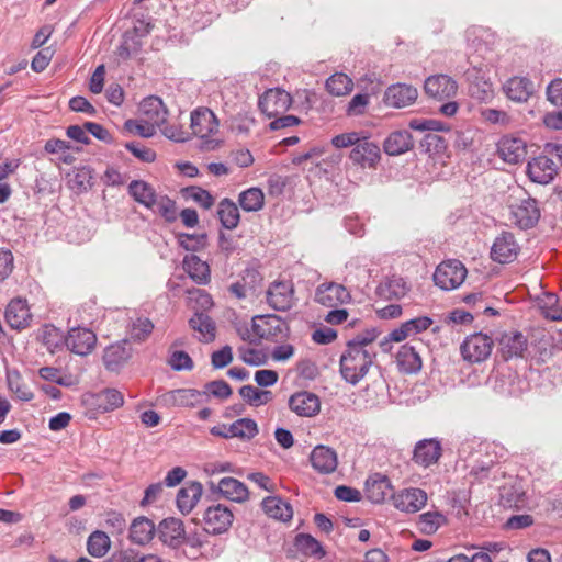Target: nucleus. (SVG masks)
Returning <instances> with one entry per match:
<instances>
[{"mask_svg":"<svg viewBox=\"0 0 562 562\" xmlns=\"http://www.w3.org/2000/svg\"><path fill=\"white\" fill-rule=\"evenodd\" d=\"M375 357L376 349H362L347 342L339 360L342 379L352 385L358 384L368 374Z\"/></svg>","mask_w":562,"mask_h":562,"instance_id":"f257e3e1","label":"nucleus"},{"mask_svg":"<svg viewBox=\"0 0 562 562\" xmlns=\"http://www.w3.org/2000/svg\"><path fill=\"white\" fill-rule=\"evenodd\" d=\"M251 329L259 340L265 339L276 344L286 340L290 336L288 323L274 314L254 317Z\"/></svg>","mask_w":562,"mask_h":562,"instance_id":"f03ea898","label":"nucleus"},{"mask_svg":"<svg viewBox=\"0 0 562 562\" xmlns=\"http://www.w3.org/2000/svg\"><path fill=\"white\" fill-rule=\"evenodd\" d=\"M467 277L464 265L456 259L441 262L435 273L434 281L442 290H453L460 286Z\"/></svg>","mask_w":562,"mask_h":562,"instance_id":"7ed1b4c3","label":"nucleus"},{"mask_svg":"<svg viewBox=\"0 0 562 562\" xmlns=\"http://www.w3.org/2000/svg\"><path fill=\"white\" fill-rule=\"evenodd\" d=\"M492 349L493 340L482 333L468 336L460 347L463 359L471 363H479L486 360Z\"/></svg>","mask_w":562,"mask_h":562,"instance_id":"20e7f679","label":"nucleus"},{"mask_svg":"<svg viewBox=\"0 0 562 562\" xmlns=\"http://www.w3.org/2000/svg\"><path fill=\"white\" fill-rule=\"evenodd\" d=\"M234 520L232 510L222 504L209 506L203 515V529L210 535L226 532Z\"/></svg>","mask_w":562,"mask_h":562,"instance_id":"39448f33","label":"nucleus"},{"mask_svg":"<svg viewBox=\"0 0 562 562\" xmlns=\"http://www.w3.org/2000/svg\"><path fill=\"white\" fill-rule=\"evenodd\" d=\"M266 299L269 306L276 311L286 312L294 305V285L291 281H274L267 292Z\"/></svg>","mask_w":562,"mask_h":562,"instance_id":"423d86ee","label":"nucleus"},{"mask_svg":"<svg viewBox=\"0 0 562 562\" xmlns=\"http://www.w3.org/2000/svg\"><path fill=\"white\" fill-rule=\"evenodd\" d=\"M291 95L283 89L267 90L260 98L258 106L268 117L284 113L291 105Z\"/></svg>","mask_w":562,"mask_h":562,"instance_id":"0eeeda50","label":"nucleus"},{"mask_svg":"<svg viewBox=\"0 0 562 562\" xmlns=\"http://www.w3.org/2000/svg\"><path fill=\"white\" fill-rule=\"evenodd\" d=\"M315 302L326 307H338L351 301L350 292L341 284L322 283L316 288Z\"/></svg>","mask_w":562,"mask_h":562,"instance_id":"6e6552de","label":"nucleus"},{"mask_svg":"<svg viewBox=\"0 0 562 562\" xmlns=\"http://www.w3.org/2000/svg\"><path fill=\"white\" fill-rule=\"evenodd\" d=\"M514 223L521 229L533 227L540 218V210L532 198L522 199L518 204L510 205Z\"/></svg>","mask_w":562,"mask_h":562,"instance_id":"1a4fd4ad","label":"nucleus"},{"mask_svg":"<svg viewBox=\"0 0 562 562\" xmlns=\"http://www.w3.org/2000/svg\"><path fill=\"white\" fill-rule=\"evenodd\" d=\"M218 120L207 108H198L191 113L190 128L192 134L201 138H207L218 131Z\"/></svg>","mask_w":562,"mask_h":562,"instance_id":"9d476101","label":"nucleus"},{"mask_svg":"<svg viewBox=\"0 0 562 562\" xmlns=\"http://www.w3.org/2000/svg\"><path fill=\"white\" fill-rule=\"evenodd\" d=\"M425 92L437 100L453 98L458 91V83L448 75H432L425 80Z\"/></svg>","mask_w":562,"mask_h":562,"instance_id":"9b49d317","label":"nucleus"},{"mask_svg":"<svg viewBox=\"0 0 562 562\" xmlns=\"http://www.w3.org/2000/svg\"><path fill=\"white\" fill-rule=\"evenodd\" d=\"M97 342L95 334L83 327L71 328L65 339L67 348L79 356L89 355Z\"/></svg>","mask_w":562,"mask_h":562,"instance_id":"f8f14e48","label":"nucleus"},{"mask_svg":"<svg viewBox=\"0 0 562 562\" xmlns=\"http://www.w3.org/2000/svg\"><path fill=\"white\" fill-rule=\"evenodd\" d=\"M558 173V167L555 162L544 156L535 157L527 165V175L532 182L539 184L550 183Z\"/></svg>","mask_w":562,"mask_h":562,"instance_id":"ddd939ff","label":"nucleus"},{"mask_svg":"<svg viewBox=\"0 0 562 562\" xmlns=\"http://www.w3.org/2000/svg\"><path fill=\"white\" fill-rule=\"evenodd\" d=\"M418 97V91L412 85H391L384 92L383 101L387 106L401 109L413 104Z\"/></svg>","mask_w":562,"mask_h":562,"instance_id":"4468645a","label":"nucleus"},{"mask_svg":"<svg viewBox=\"0 0 562 562\" xmlns=\"http://www.w3.org/2000/svg\"><path fill=\"white\" fill-rule=\"evenodd\" d=\"M526 142L516 136L505 135L497 143L498 156L508 164L521 162L527 154Z\"/></svg>","mask_w":562,"mask_h":562,"instance_id":"2eb2a0df","label":"nucleus"},{"mask_svg":"<svg viewBox=\"0 0 562 562\" xmlns=\"http://www.w3.org/2000/svg\"><path fill=\"white\" fill-rule=\"evenodd\" d=\"M350 159L362 168H374L381 158L380 147L368 138L360 139L350 151Z\"/></svg>","mask_w":562,"mask_h":562,"instance_id":"dca6fc26","label":"nucleus"},{"mask_svg":"<svg viewBox=\"0 0 562 562\" xmlns=\"http://www.w3.org/2000/svg\"><path fill=\"white\" fill-rule=\"evenodd\" d=\"M519 246L515 237L509 232H503L494 240L491 249V257L499 263H508L516 259Z\"/></svg>","mask_w":562,"mask_h":562,"instance_id":"f3484780","label":"nucleus"},{"mask_svg":"<svg viewBox=\"0 0 562 562\" xmlns=\"http://www.w3.org/2000/svg\"><path fill=\"white\" fill-rule=\"evenodd\" d=\"M441 454L442 447L438 439H423L415 445L413 460L415 463L428 468L436 464Z\"/></svg>","mask_w":562,"mask_h":562,"instance_id":"a211bd4d","label":"nucleus"},{"mask_svg":"<svg viewBox=\"0 0 562 562\" xmlns=\"http://www.w3.org/2000/svg\"><path fill=\"white\" fill-rule=\"evenodd\" d=\"M310 462L319 474H331L337 469L338 457L333 448L318 445L312 450Z\"/></svg>","mask_w":562,"mask_h":562,"instance_id":"6ab92c4d","label":"nucleus"},{"mask_svg":"<svg viewBox=\"0 0 562 562\" xmlns=\"http://www.w3.org/2000/svg\"><path fill=\"white\" fill-rule=\"evenodd\" d=\"M161 402L168 407H195L203 403V394L195 389H177L165 393Z\"/></svg>","mask_w":562,"mask_h":562,"instance_id":"aec40b11","label":"nucleus"},{"mask_svg":"<svg viewBox=\"0 0 562 562\" xmlns=\"http://www.w3.org/2000/svg\"><path fill=\"white\" fill-rule=\"evenodd\" d=\"M394 506L405 513L420 510L427 502V494L420 488H406L393 495Z\"/></svg>","mask_w":562,"mask_h":562,"instance_id":"412c9836","label":"nucleus"},{"mask_svg":"<svg viewBox=\"0 0 562 562\" xmlns=\"http://www.w3.org/2000/svg\"><path fill=\"white\" fill-rule=\"evenodd\" d=\"M32 314L26 300L20 297L10 301L5 308V321L13 329H24L30 326Z\"/></svg>","mask_w":562,"mask_h":562,"instance_id":"4be33fe9","label":"nucleus"},{"mask_svg":"<svg viewBox=\"0 0 562 562\" xmlns=\"http://www.w3.org/2000/svg\"><path fill=\"white\" fill-rule=\"evenodd\" d=\"M289 407L299 416L312 417L318 414L321 409V401L316 394L302 391L290 397Z\"/></svg>","mask_w":562,"mask_h":562,"instance_id":"5701e85b","label":"nucleus"},{"mask_svg":"<svg viewBox=\"0 0 562 562\" xmlns=\"http://www.w3.org/2000/svg\"><path fill=\"white\" fill-rule=\"evenodd\" d=\"M159 539L171 548H178L184 542L186 531L183 522L175 517L164 519L158 526Z\"/></svg>","mask_w":562,"mask_h":562,"instance_id":"b1692460","label":"nucleus"},{"mask_svg":"<svg viewBox=\"0 0 562 562\" xmlns=\"http://www.w3.org/2000/svg\"><path fill=\"white\" fill-rule=\"evenodd\" d=\"M367 497L375 504L384 502L389 496L393 497V486L390 479L381 473H374L366 481Z\"/></svg>","mask_w":562,"mask_h":562,"instance_id":"393cba45","label":"nucleus"},{"mask_svg":"<svg viewBox=\"0 0 562 562\" xmlns=\"http://www.w3.org/2000/svg\"><path fill=\"white\" fill-rule=\"evenodd\" d=\"M139 111L145 120L157 127H161L167 122L168 109L159 97L145 98L139 104Z\"/></svg>","mask_w":562,"mask_h":562,"instance_id":"a878e982","label":"nucleus"},{"mask_svg":"<svg viewBox=\"0 0 562 562\" xmlns=\"http://www.w3.org/2000/svg\"><path fill=\"white\" fill-rule=\"evenodd\" d=\"M526 349L527 339L521 333H504L499 339V350L505 360L524 357Z\"/></svg>","mask_w":562,"mask_h":562,"instance_id":"bb28decb","label":"nucleus"},{"mask_svg":"<svg viewBox=\"0 0 562 562\" xmlns=\"http://www.w3.org/2000/svg\"><path fill=\"white\" fill-rule=\"evenodd\" d=\"M203 487L200 482L192 481L181 487L177 494V507L181 514L192 512L202 496Z\"/></svg>","mask_w":562,"mask_h":562,"instance_id":"cd10ccee","label":"nucleus"},{"mask_svg":"<svg viewBox=\"0 0 562 562\" xmlns=\"http://www.w3.org/2000/svg\"><path fill=\"white\" fill-rule=\"evenodd\" d=\"M384 151L390 156L402 155L413 148V137L407 130L392 132L383 143Z\"/></svg>","mask_w":562,"mask_h":562,"instance_id":"c85d7f7f","label":"nucleus"},{"mask_svg":"<svg viewBox=\"0 0 562 562\" xmlns=\"http://www.w3.org/2000/svg\"><path fill=\"white\" fill-rule=\"evenodd\" d=\"M130 358L127 340L111 345L103 352V363L109 371H117Z\"/></svg>","mask_w":562,"mask_h":562,"instance_id":"c756f323","label":"nucleus"},{"mask_svg":"<svg viewBox=\"0 0 562 562\" xmlns=\"http://www.w3.org/2000/svg\"><path fill=\"white\" fill-rule=\"evenodd\" d=\"M217 490L224 498L235 503H244L249 496L247 486L234 477H223L220 480Z\"/></svg>","mask_w":562,"mask_h":562,"instance_id":"7c9ffc66","label":"nucleus"},{"mask_svg":"<svg viewBox=\"0 0 562 562\" xmlns=\"http://www.w3.org/2000/svg\"><path fill=\"white\" fill-rule=\"evenodd\" d=\"M506 95L516 102H526L533 93V83L525 77H513L504 86Z\"/></svg>","mask_w":562,"mask_h":562,"instance_id":"2f4dec72","label":"nucleus"},{"mask_svg":"<svg viewBox=\"0 0 562 562\" xmlns=\"http://www.w3.org/2000/svg\"><path fill=\"white\" fill-rule=\"evenodd\" d=\"M261 507L269 517L280 521H288L293 516V509L290 503L279 496H268L263 498Z\"/></svg>","mask_w":562,"mask_h":562,"instance_id":"473e14b6","label":"nucleus"},{"mask_svg":"<svg viewBox=\"0 0 562 562\" xmlns=\"http://www.w3.org/2000/svg\"><path fill=\"white\" fill-rule=\"evenodd\" d=\"M156 531L155 524L147 517L135 518L130 526V540L136 544L148 543Z\"/></svg>","mask_w":562,"mask_h":562,"instance_id":"72a5a7b5","label":"nucleus"},{"mask_svg":"<svg viewBox=\"0 0 562 562\" xmlns=\"http://www.w3.org/2000/svg\"><path fill=\"white\" fill-rule=\"evenodd\" d=\"M396 362L404 373H417L423 366L422 358L414 346L408 344L401 346L396 353Z\"/></svg>","mask_w":562,"mask_h":562,"instance_id":"f704fd0d","label":"nucleus"},{"mask_svg":"<svg viewBox=\"0 0 562 562\" xmlns=\"http://www.w3.org/2000/svg\"><path fill=\"white\" fill-rule=\"evenodd\" d=\"M92 169L88 166L74 168L67 175V184L77 194L87 192L92 186Z\"/></svg>","mask_w":562,"mask_h":562,"instance_id":"c9c22d12","label":"nucleus"},{"mask_svg":"<svg viewBox=\"0 0 562 562\" xmlns=\"http://www.w3.org/2000/svg\"><path fill=\"white\" fill-rule=\"evenodd\" d=\"M183 269L198 284H206L210 281L209 265L195 255L184 257Z\"/></svg>","mask_w":562,"mask_h":562,"instance_id":"e433bc0d","label":"nucleus"},{"mask_svg":"<svg viewBox=\"0 0 562 562\" xmlns=\"http://www.w3.org/2000/svg\"><path fill=\"white\" fill-rule=\"evenodd\" d=\"M93 404L102 412H111L124 404L123 394L116 389H104L92 395Z\"/></svg>","mask_w":562,"mask_h":562,"instance_id":"4c0bfd02","label":"nucleus"},{"mask_svg":"<svg viewBox=\"0 0 562 562\" xmlns=\"http://www.w3.org/2000/svg\"><path fill=\"white\" fill-rule=\"evenodd\" d=\"M128 192L135 201L147 209H154L157 200L154 188L143 180H134L128 186Z\"/></svg>","mask_w":562,"mask_h":562,"instance_id":"58836bf2","label":"nucleus"},{"mask_svg":"<svg viewBox=\"0 0 562 562\" xmlns=\"http://www.w3.org/2000/svg\"><path fill=\"white\" fill-rule=\"evenodd\" d=\"M190 327L200 333L201 340L209 342L215 339L216 327L213 319L205 313H195L189 319Z\"/></svg>","mask_w":562,"mask_h":562,"instance_id":"ea45409f","label":"nucleus"},{"mask_svg":"<svg viewBox=\"0 0 562 562\" xmlns=\"http://www.w3.org/2000/svg\"><path fill=\"white\" fill-rule=\"evenodd\" d=\"M111 549V539L106 532L95 530L87 539V551L93 558H103Z\"/></svg>","mask_w":562,"mask_h":562,"instance_id":"a19ab883","label":"nucleus"},{"mask_svg":"<svg viewBox=\"0 0 562 562\" xmlns=\"http://www.w3.org/2000/svg\"><path fill=\"white\" fill-rule=\"evenodd\" d=\"M231 438H238L244 441H249L255 438L258 432V425L251 418H239L228 426Z\"/></svg>","mask_w":562,"mask_h":562,"instance_id":"79ce46f5","label":"nucleus"},{"mask_svg":"<svg viewBox=\"0 0 562 562\" xmlns=\"http://www.w3.org/2000/svg\"><path fill=\"white\" fill-rule=\"evenodd\" d=\"M217 215L221 224L227 229L236 228L240 220L237 205L227 198L218 203Z\"/></svg>","mask_w":562,"mask_h":562,"instance_id":"37998d69","label":"nucleus"},{"mask_svg":"<svg viewBox=\"0 0 562 562\" xmlns=\"http://www.w3.org/2000/svg\"><path fill=\"white\" fill-rule=\"evenodd\" d=\"M238 203L245 212H257L265 205V194L260 188L252 187L239 193Z\"/></svg>","mask_w":562,"mask_h":562,"instance_id":"c03bdc74","label":"nucleus"},{"mask_svg":"<svg viewBox=\"0 0 562 562\" xmlns=\"http://www.w3.org/2000/svg\"><path fill=\"white\" fill-rule=\"evenodd\" d=\"M352 88V80L342 72L334 74L326 80V90L335 97L346 95Z\"/></svg>","mask_w":562,"mask_h":562,"instance_id":"a18cd8bd","label":"nucleus"},{"mask_svg":"<svg viewBox=\"0 0 562 562\" xmlns=\"http://www.w3.org/2000/svg\"><path fill=\"white\" fill-rule=\"evenodd\" d=\"M7 381L9 390L14 393L19 400L29 402L34 397L33 392L23 382L22 376L18 370L8 371Z\"/></svg>","mask_w":562,"mask_h":562,"instance_id":"49530a36","label":"nucleus"},{"mask_svg":"<svg viewBox=\"0 0 562 562\" xmlns=\"http://www.w3.org/2000/svg\"><path fill=\"white\" fill-rule=\"evenodd\" d=\"M41 339L43 345L50 351L54 352L63 347L66 337L63 331L54 325L47 324L42 328Z\"/></svg>","mask_w":562,"mask_h":562,"instance_id":"de8ad7c7","label":"nucleus"},{"mask_svg":"<svg viewBox=\"0 0 562 562\" xmlns=\"http://www.w3.org/2000/svg\"><path fill=\"white\" fill-rule=\"evenodd\" d=\"M447 521L439 512H427L418 517V528L423 533H435Z\"/></svg>","mask_w":562,"mask_h":562,"instance_id":"09e8293b","label":"nucleus"},{"mask_svg":"<svg viewBox=\"0 0 562 562\" xmlns=\"http://www.w3.org/2000/svg\"><path fill=\"white\" fill-rule=\"evenodd\" d=\"M154 329V324L147 317H138L128 327L130 339L136 342L146 340Z\"/></svg>","mask_w":562,"mask_h":562,"instance_id":"8fccbe9b","label":"nucleus"},{"mask_svg":"<svg viewBox=\"0 0 562 562\" xmlns=\"http://www.w3.org/2000/svg\"><path fill=\"white\" fill-rule=\"evenodd\" d=\"M201 394H203V403L207 402L211 396L225 400L232 395V389L226 381L215 380L207 382Z\"/></svg>","mask_w":562,"mask_h":562,"instance_id":"3c124183","label":"nucleus"},{"mask_svg":"<svg viewBox=\"0 0 562 562\" xmlns=\"http://www.w3.org/2000/svg\"><path fill=\"white\" fill-rule=\"evenodd\" d=\"M295 546L304 554L322 558L325 551L322 544L311 535L300 533L295 538Z\"/></svg>","mask_w":562,"mask_h":562,"instance_id":"603ef678","label":"nucleus"},{"mask_svg":"<svg viewBox=\"0 0 562 562\" xmlns=\"http://www.w3.org/2000/svg\"><path fill=\"white\" fill-rule=\"evenodd\" d=\"M240 396L250 405L259 406L272 400L270 391H261L252 385H244L239 389Z\"/></svg>","mask_w":562,"mask_h":562,"instance_id":"864d4df0","label":"nucleus"},{"mask_svg":"<svg viewBox=\"0 0 562 562\" xmlns=\"http://www.w3.org/2000/svg\"><path fill=\"white\" fill-rule=\"evenodd\" d=\"M477 452L486 460H493V463L499 462L507 456V449L495 441H483L479 443Z\"/></svg>","mask_w":562,"mask_h":562,"instance_id":"5fc2aeb1","label":"nucleus"},{"mask_svg":"<svg viewBox=\"0 0 562 562\" xmlns=\"http://www.w3.org/2000/svg\"><path fill=\"white\" fill-rule=\"evenodd\" d=\"M381 291L389 299H401L406 295L408 288L403 278L393 276L382 285Z\"/></svg>","mask_w":562,"mask_h":562,"instance_id":"6e6d98bb","label":"nucleus"},{"mask_svg":"<svg viewBox=\"0 0 562 562\" xmlns=\"http://www.w3.org/2000/svg\"><path fill=\"white\" fill-rule=\"evenodd\" d=\"M156 127L150 121L143 120H127L124 124V128L132 133L139 135L145 138H150L156 135Z\"/></svg>","mask_w":562,"mask_h":562,"instance_id":"4d7b16f0","label":"nucleus"},{"mask_svg":"<svg viewBox=\"0 0 562 562\" xmlns=\"http://www.w3.org/2000/svg\"><path fill=\"white\" fill-rule=\"evenodd\" d=\"M558 296L553 293L546 294L540 308L546 318L550 321H562V306L558 305Z\"/></svg>","mask_w":562,"mask_h":562,"instance_id":"13d9d810","label":"nucleus"},{"mask_svg":"<svg viewBox=\"0 0 562 562\" xmlns=\"http://www.w3.org/2000/svg\"><path fill=\"white\" fill-rule=\"evenodd\" d=\"M151 210L161 215L169 223L177 220L176 202L166 195L157 198L155 207Z\"/></svg>","mask_w":562,"mask_h":562,"instance_id":"bf43d9fd","label":"nucleus"},{"mask_svg":"<svg viewBox=\"0 0 562 562\" xmlns=\"http://www.w3.org/2000/svg\"><path fill=\"white\" fill-rule=\"evenodd\" d=\"M179 245L188 251H198L206 244V234H179Z\"/></svg>","mask_w":562,"mask_h":562,"instance_id":"052dcab7","label":"nucleus"},{"mask_svg":"<svg viewBox=\"0 0 562 562\" xmlns=\"http://www.w3.org/2000/svg\"><path fill=\"white\" fill-rule=\"evenodd\" d=\"M168 364L175 371H190L194 367L191 357L182 350L172 351L169 356Z\"/></svg>","mask_w":562,"mask_h":562,"instance_id":"680f3d73","label":"nucleus"},{"mask_svg":"<svg viewBox=\"0 0 562 562\" xmlns=\"http://www.w3.org/2000/svg\"><path fill=\"white\" fill-rule=\"evenodd\" d=\"M186 196L192 199L195 203L209 210L214 204V198L211 193L200 187H190L184 190Z\"/></svg>","mask_w":562,"mask_h":562,"instance_id":"e2e57ef3","label":"nucleus"},{"mask_svg":"<svg viewBox=\"0 0 562 562\" xmlns=\"http://www.w3.org/2000/svg\"><path fill=\"white\" fill-rule=\"evenodd\" d=\"M238 352L240 359L249 366L258 367L266 363V356L260 350L248 347H240Z\"/></svg>","mask_w":562,"mask_h":562,"instance_id":"0e129e2a","label":"nucleus"},{"mask_svg":"<svg viewBox=\"0 0 562 562\" xmlns=\"http://www.w3.org/2000/svg\"><path fill=\"white\" fill-rule=\"evenodd\" d=\"M164 136L177 143L187 142L190 138V133L180 125H169L167 122L160 127Z\"/></svg>","mask_w":562,"mask_h":562,"instance_id":"69168bd1","label":"nucleus"},{"mask_svg":"<svg viewBox=\"0 0 562 562\" xmlns=\"http://www.w3.org/2000/svg\"><path fill=\"white\" fill-rule=\"evenodd\" d=\"M140 49V44L133 37H125L120 46L116 48V56L122 60H127L133 55H136Z\"/></svg>","mask_w":562,"mask_h":562,"instance_id":"338daca9","label":"nucleus"},{"mask_svg":"<svg viewBox=\"0 0 562 562\" xmlns=\"http://www.w3.org/2000/svg\"><path fill=\"white\" fill-rule=\"evenodd\" d=\"M233 361L232 347L226 345L211 355V363L214 369L227 367Z\"/></svg>","mask_w":562,"mask_h":562,"instance_id":"774afa93","label":"nucleus"}]
</instances>
